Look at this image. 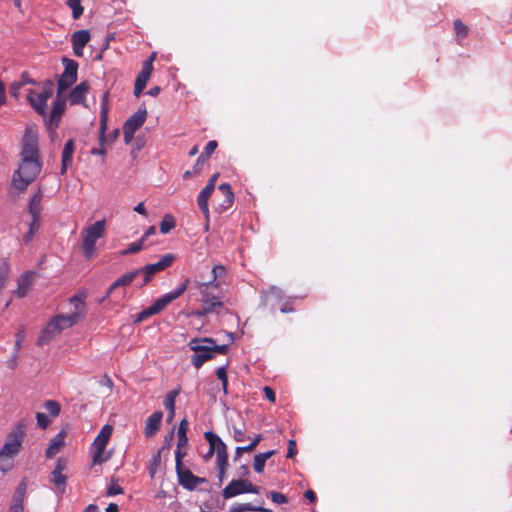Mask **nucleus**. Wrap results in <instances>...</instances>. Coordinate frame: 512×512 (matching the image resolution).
Returning a JSON list of instances; mask_svg holds the SVG:
<instances>
[{
    "label": "nucleus",
    "mask_w": 512,
    "mask_h": 512,
    "mask_svg": "<svg viewBox=\"0 0 512 512\" xmlns=\"http://www.w3.org/2000/svg\"><path fill=\"white\" fill-rule=\"evenodd\" d=\"M41 168L38 135L31 127H26L21 142L19 167L12 176L15 189L24 192L39 176Z\"/></svg>",
    "instance_id": "1"
},
{
    "label": "nucleus",
    "mask_w": 512,
    "mask_h": 512,
    "mask_svg": "<svg viewBox=\"0 0 512 512\" xmlns=\"http://www.w3.org/2000/svg\"><path fill=\"white\" fill-rule=\"evenodd\" d=\"M26 429L27 422L25 419H21L7 434L4 445L0 449V471L3 473L12 469V459L17 456L22 449Z\"/></svg>",
    "instance_id": "2"
},
{
    "label": "nucleus",
    "mask_w": 512,
    "mask_h": 512,
    "mask_svg": "<svg viewBox=\"0 0 512 512\" xmlns=\"http://www.w3.org/2000/svg\"><path fill=\"white\" fill-rule=\"evenodd\" d=\"M220 287L215 281H195L194 288L200 294V301L203 304L202 309L196 312L197 316L218 312V309L222 308Z\"/></svg>",
    "instance_id": "3"
},
{
    "label": "nucleus",
    "mask_w": 512,
    "mask_h": 512,
    "mask_svg": "<svg viewBox=\"0 0 512 512\" xmlns=\"http://www.w3.org/2000/svg\"><path fill=\"white\" fill-rule=\"evenodd\" d=\"M79 321L77 313L69 315H57L42 330L38 337L37 344L43 346L48 344L56 335L60 334L62 330L67 329Z\"/></svg>",
    "instance_id": "4"
},
{
    "label": "nucleus",
    "mask_w": 512,
    "mask_h": 512,
    "mask_svg": "<svg viewBox=\"0 0 512 512\" xmlns=\"http://www.w3.org/2000/svg\"><path fill=\"white\" fill-rule=\"evenodd\" d=\"M105 220H99L82 230V250L87 259H90L96 251L95 244L104 236Z\"/></svg>",
    "instance_id": "5"
},
{
    "label": "nucleus",
    "mask_w": 512,
    "mask_h": 512,
    "mask_svg": "<svg viewBox=\"0 0 512 512\" xmlns=\"http://www.w3.org/2000/svg\"><path fill=\"white\" fill-rule=\"evenodd\" d=\"M189 347L195 354L191 358V363L195 368H200L206 361L213 358L212 345H214V339L205 338H194L189 342Z\"/></svg>",
    "instance_id": "6"
},
{
    "label": "nucleus",
    "mask_w": 512,
    "mask_h": 512,
    "mask_svg": "<svg viewBox=\"0 0 512 512\" xmlns=\"http://www.w3.org/2000/svg\"><path fill=\"white\" fill-rule=\"evenodd\" d=\"M53 91L54 82L50 79L43 83V91L41 93H36L32 89L28 91L27 100L39 115L44 117L47 115V100L53 95Z\"/></svg>",
    "instance_id": "7"
},
{
    "label": "nucleus",
    "mask_w": 512,
    "mask_h": 512,
    "mask_svg": "<svg viewBox=\"0 0 512 512\" xmlns=\"http://www.w3.org/2000/svg\"><path fill=\"white\" fill-rule=\"evenodd\" d=\"M175 260L176 255L168 253L163 255L158 262L153 264H147L142 268L138 269V271H140V275L143 276L142 281L139 283V286L143 287L147 285L157 273L164 271L165 269L172 266Z\"/></svg>",
    "instance_id": "8"
},
{
    "label": "nucleus",
    "mask_w": 512,
    "mask_h": 512,
    "mask_svg": "<svg viewBox=\"0 0 512 512\" xmlns=\"http://www.w3.org/2000/svg\"><path fill=\"white\" fill-rule=\"evenodd\" d=\"M146 118L147 110L143 104L124 122L123 137L126 144L132 141L135 132L144 124Z\"/></svg>",
    "instance_id": "9"
},
{
    "label": "nucleus",
    "mask_w": 512,
    "mask_h": 512,
    "mask_svg": "<svg viewBox=\"0 0 512 512\" xmlns=\"http://www.w3.org/2000/svg\"><path fill=\"white\" fill-rule=\"evenodd\" d=\"M64 71L58 79V94H62L77 81L78 63L69 58H63Z\"/></svg>",
    "instance_id": "10"
},
{
    "label": "nucleus",
    "mask_w": 512,
    "mask_h": 512,
    "mask_svg": "<svg viewBox=\"0 0 512 512\" xmlns=\"http://www.w3.org/2000/svg\"><path fill=\"white\" fill-rule=\"evenodd\" d=\"M112 434V427L110 425H105L100 430L99 434L96 436L92 443V448L94 450L93 453V464H101L106 461V458L103 457V453L106 449L108 441Z\"/></svg>",
    "instance_id": "11"
},
{
    "label": "nucleus",
    "mask_w": 512,
    "mask_h": 512,
    "mask_svg": "<svg viewBox=\"0 0 512 512\" xmlns=\"http://www.w3.org/2000/svg\"><path fill=\"white\" fill-rule=\"evenodd\" d=\"M244 493L258 494L259 488L246 479L232 480L223 490L224 499H230Z\"/></svg>",
    "instance_id": "12"
},
{
    "label": "nucleus",
    "mask_w": 512,
    "mask_h": 512,
    "mask_svg": "<svg viewBox=\"0 0 512 512\" xmlns=\"http://www.w3.org/2000/svg\"><path fill=\"white\" fill-rule=\"evenodd\" d=\"M156 59V53L153 52L148 59H146L143 64L141 71L136 77L134 84V95L139 97L143 90L145 89L148 80L153 72V62Z\"/></svg>",
    "instance_id": "13"
},
{
    "label": "nucleus",
    "mask_w": 512,
    "mask_h": 512,
    "mask_svg": "<svg viewBox=\"0 0 512 512\" xmlns=\"http://www.w3.org/2000/svg\"><path fill=\"white\" fill-rule=\"evenodd\" d=\"M190 283V279L186 278L175 290L161 296L158 298L153 304L152 307L158 314L163 309L166 308L167 305H169L171 302L179 298L188 288Z\"/></svg>",
    "instance_id": "14"
},
{
    "label": "nucleus",
    "mask_w": 512,
    "mask_h": 512,
    "mask_svg": "<svg viewBox=\"0 0 512 512\" xmlns=\"http://www.w3.org/2000/svg\"><path fill=\"white\" fill-rule=\"evenodd\" d=\"M108 92L103 94L102 103H101V113H100V135H99V143L103 146L105 142V132L107 130V121H108ZM106 151L103 147L101 148H93L91 150V154L93 155H105Z\"/></svg>",
    "instance_id": "15"
},
{
    "label": "nucleus",
    "mask_w": 512,
    "mask_h": 512,
    "mask_svg": "<svg viewBox=\"0 0 512 512\" xmlns=\"http://www.w3.org/2000/svg\"><path fill=\"white\" fill-rule=\"evenodd\" d=\"M218 201L217 211L222 213L229 209L234 203V193L230 184L222 183L218 186V192L215 195L214 201Z\"/></svg>",
    "instance_id": "16"
},
{
    "label": "nucleus",
    "mask_w": 512,
    "mask_h": 512,
    "mask_svg": "<svg viewBox=\"0 0 512 512\" xmlns=\"http://www.w3.org/2000/svg\"><path fill=\"white\" fill-rule=\"evenodd\" d=\"M140 275V271L138 269L127 272L117 278L111 286L108 288L106 294L104 295L103 299L100 302H103L105 299L110 297L114 291L119 287H126L129 286L133 281L136 280V278Z\"/></svg>",
    "instance_id": "17"
},
{
    "label": "nucleus",
    "mask_w": 512,
    "mask_h": 512,
    "mask_svg": "<svg viewBox=\"0 0 512 512\" xmlns=\"http://www.w3.org/2000/svg\"><path fill=\"white\" fill-rule=\"evenodd\" d=\"M91 35L88 30H78L72 34L71 42L73 52L77 57L83 56V49L90 41Z\"/></svg>",
    "instance_id": "18"
},
{
    "label": "nucleus",
    "mask_w": 512,
    "mask_h": 512,
    "mask_svg": "<svg viewBox=\"0 0 512 512\" xmlns=\"http://www.w3.org/2000/svg\"><path fill=\"white\" fill-rule=\"evenodd\" d=\"M65 108H66V99L64 97H62V94L57 93L56 99L54 101V104H53V107H52V110L50 113V117H49V122L52 126H54V127L59 126V122H60L62 114L65 111Z\"/></svg>",
    "instance_id": "19"
},
{
    "label": "nucleus",
    "mask_w": 512,
    "mask_h": 512,
    "mask_svg": "<svg viewBox=\"0 0 512 512\" xmlns=\"http://www.w3.org/2000/svg\"><path fill=\"white\" fill-rule=\"evenodd\" d=\"M65 470V461L58 459L55 469L51 474V482L56 486L60 492H64L66 486V476L63 474Z\"/></svg>",
    "instance_id": "20"
},
{
    "label": "nucleus",
    "mask_w": 512,
    "mask_h": 512,
    "mask_svg": "<svg viewBox=\"0 0 512 512\" xmlns=\"http://www.w3.org/2000/svg\"><path fill=\"white\" fill-rule=\"evenodd\" d=\"M162 418L163 413L161 411H155L147 418L144 428V434L146 438H151L158 432L161 426Z\"/></svg>",
    "instance_id": "21"
},
{
    "label": "nucleus",
    "mask_w": 512,
    "mask_h": 512,
    "mask_svg": "<svg viewBox=\"0 0 512 512\" xmlns=\"http://www.w3.org/2000/svg\"><path fill=\"white\" fill-rule=\"evenodd\" d=\"M176 474L178 477L179 484L187 489V490H194L195 489V475L184 466L176 468Z\"/></svg>",
    "instance_id": "22"
},
{
    "label": "nucleus",
    "mask_w": 512,
    "mask_h": 512,
    "mask_svg": "<svg viewBox=\"0 0 512 512\" xmlns=\"http://www.w3.org/2000/svg\"><path fill=\"white\" fill-rule=\"evenodd\" d=\"M89 90V84L86 81L76 85L69 94V101L71 105L82 104L85 101L86 93Z\"/></svg>",
    "instance_id": "23"
},
{
    "label": "nucleus",
    "mask_w": 512,
    "mask_h": 512,
    "mask_svg": "<svg viewBox=\"0 0 512 512\" xmlns=\"http://www.w3.org/2000/svg\"><path fill=\"white\" fill-rule=\"evenodd\" d=\"M75 151L74 141L72 139L68 140L62 151V163L60 173L64 175L68 169V167L72 164L73 154Z\"/></svg>",
    "instance_id": "24"
},
{
    "label": "nucleus",
    "mask_w": 512,
    "mask_h": 512,
    "mask_svg": "<svg viewBox=\"0 0 512 512\" xmlns=\"http://www.w3.org/2000/svg\"><path fill=\"white\" fill-rule=\"evenodd\" d=\"M214 192L213 189L210 188V186H205L197 197V204L199 206V209L204 214L205 218L209 220V207H208V200L212 193Z\"/></svg>",
    "instance_id": "25"
},
{
    "label": "nucleus",
    "mask_w": 512,
    "mask_h": 512,
    "mask_svg": "<svg viewBox=\"0 0 512 512\" xmlns=\"http://www.w3.org/2000/svg\"><path fill=\"white\" fill-rule=\"evenodd\" d=\"M33 278H34V273L30 272V271L25 272L23 275H21V277L18 280V288L16 290V294L19 297L22 298L28 294V292L30 291V288L32 286Z\"/></svg>",
    "instance_id": "26"
},
{
    "label": "nucleus",
    "mask_w": 512,
    "mask_h": 512,
    "mask_svg": "<svg viewBox=\"0 0 512 512\" xmlns=\"http://www.w3.org/2000/svg\"><path fill=\"white\" fill-rule=\"evenodd\" d=\"M65 435V432L61 431L52 438L46 450L47 458L54 457L59 452L60 448L64 446Z\"/></svg>",
    "instance_id": "27"
},
{
    "label": "nucleus",
    "mask_w": 512,
    "mask_h": 512,
    "mask_svg": "<svg viewBox=\"0 0 512 512\" xmlns=\"http://www.w3.org/2000/svg\"><path fill=\"white\" fill-rule=\"evenodd\" d=\"M42 191L38 189V191L32 196L30 199L28 210L31 215V218H36L41 216V200H42Z\"/></svg>",
    "instance_id": "28"
},
{
    "label": "nucleus",
    "mask_w": 512,
    "mask_h": 512,
    "mask_svg": "<svg viewBox=\"0 0 512 512\" xmlns=\"http://www.w3.org/2000/svg\"><path fill=\"white\" fill-rule=\"evenodd\" d=\"M204 437L209 443V450L204 456V459L208 460L216 453L220 437L212 431L205 432Z\"/></svg>",
    "instance_id": "29"
},
{
    "label": "nucleus",
    "mask_w": 512,
    "mask_h": 512,
    "mask_svg": "<svg viewBox=\"0 0 512 512\" xmlns=\"http://www.w3.org/2000/svg\"><path fill=\"white\" fill-rule=\"evenodd\" d=\"M275 454V450L259 453L254 457L253 468L257 473L264 471L266 461Z\"/></svg>",
    "instance_id": "30"
},
{
    "label": "nucleus",
    "mask_w": 512,
    "mask_h": 512,
    "mask_svg": "<svg viewBox=\"0 0 512 512\" xmlns=\"http://www.w3.org/2000/svg\"><path fill=\"white\" fill-rule=\"evenodd\" d=\"M216 464L217 467H227L228 466V453L226 444L221 440L218 441V447L216 451Z\"/></svg>",
    "instance_id": "31"
},
{
    "label": "nucleus",
    "mask_w": 512,
    "mask_h": 512,
    "mask_svg": "<svg viewBox=\"0 0 512 512\" xmlns=\"http://www.w3.org/2000/svg\"><path fill=\"white\" fill-rule=\"evenodd\" d=\"M188 420L186 418H183L178 426V432H177V446L178 448H183L187 446L188 438H187V430H188Z\"/></svg>",
    "instance_id": "32"
},
{
    "label": "nucleus",
    "mask_w": 512,
    "mask_h": 512,
    "mask_svg": "<svg viewBox=\"0 0 512 512\" xmlns=\"http://www.w3.org/2000/svg\"><path fill=\"white\" fill-rule=\"evenodd\" d=\"M178 393L179 392L177 390H172L167 394V396L164 400V406L169 411L168 418H167V420L169 422L172 421V419L174 418V415H175V399H176Z\"/></svg>",
    "instance_id": "33"
},
{
    "label": "nucleus",
    "mask_w": 512,
    "mask_h": 512,
    "mask_svg": "<svg viewBox=\"0 0 512 512\" xmlns=\"http://www.w3.org/2000/svg\"><path fill=\"white\" fill-rule=\"evenodd\" d=\"M228 512H268L262 507L253 506L251 503H241L232 506Z\"/></svg>",
    "instance_id": "34"
},
{
    "label": "nucleus",
    "mask_w": 512,
    "mask_h": 512,
    "mask_svg": "<svg viewBox=\"0 0 512 512\" xmlns=\"http://www.w3.org/2000/svg\"><path fill=\"white\" fill-rule=\"evenodd\" d=\"M70 302L74 306V312L73 313H77L78 317L80 319L82 317L83 313H84L85 295L84 294L75 295V296H73L70 299Z\"/></svg>",
    "instance_id": "35"
},
{
    "label": "nucleus",
    "mask_w": 512,
    "mask_h": 512,
    "mask_svg": "<svg viewBox=\"0 0 512 512\" xmlns=\"http://www.w3.org/2000/svg\"><path fill=\"white\" fill-rule=\"evenodd\" d=\"M27 489V484L23 480L20 482L19 486L16 488L14 495L12 497V504L22 505L24 503L25 493Z\"/></svg>",
    "instance_id": "36"
},
{
    "label": "nucleus",
    "mask_w": 512,
    "mask_h": 512,
    "mask_svg": "<svg viewBox=\"0 0 512 512\" xmlns=\"http://www.w3.org/2000/svg\"><path fill=\"white\" fill-rule=\"evenodd\" d=\"M262 440V435L261 434H257L254 439L251 441L250 444L246 445V446H242V447H237L236 448V457L235 459H237L238 457H240L243 453L245 452H252L256 446L261 442Z\"/></svg>",
    "instance_id": "37"
},
{
    "label": "nucleus",
    "mask_w": 512,
    "mask_h": 512,
    "mask_svg": "<svg viewBox=\"0 0 512 512\" xmlns=\"http://www.w3.org/2000/svg\"><path fill=\"white\" fill-rule=\"evenodd\" d=\"M176 226L175 219L171 214H166L160 222L159 229L162 234L169 233Z\"/></svg>",
    "instance_id": "38"
},
{
    "label": "nucleus",
    "mask_w": 512,
    "mask_h": 512,
    "mask_svg": "<svg viewBox=\"0 0 512 512\" xmlns=\"http://www.w3.org/2000/svg\"><path fill=\"white\" fill-rule=\"evenodd\" d=\"M66 4L72 10V17L74 20H77L82 16L84 8L81 5V0H67Z\"/></svg>",
    "instance_id": "39"
},
{
    "label": "nucleus",
    "mask_w": 512,
    "mask_h": 512,
    "mask_svg": "<svg viewBox=\"0 0 512 512\" xmlns=\"http://www.w3.org/2000/svg\"><path fill=\"white\" fill-rule=\"evenodd\" d=\"M227 274V268L224 265H215L212 268V279L210 281H215L218 286H221L220 279Z\"/></svg>",
    "instance_id": "40"
},
{
    "label": "nucleus",
    "mask_w": 512,
    "mask_h": 512,
    "mask_svg": "<svg viewBox=\"0 0 512 512\" xmlns=\"http://www.w3.org/2000/svg\"><path fill=\"white\" fill-rule=\"evenodd\" d=\"M44 408L47 410V412L52 416L56 417L59 415L61 411V405L59 402L55 400H47L44 402Z\"/></svg>",
    "instance_id": "41"
},
{
    "label": "nucleus",
    "mask_w": 512,
    "mask_h": 512,
    "mask_svg": "<svg viewBox=\"0 0 512 512\" xmlns=\"http://www.w3.org/2000/svg\"><path fill=\"white\" fill-rule=\"evenodd\" d=\"M226 370H227L226 366L219 367L216 370V375H217L218 379L221 381L224 394H227V387H228V377H227Z\"/></svg>",
    "instance_id": "42"
},
{
    "label": "nucleus",
    "mask_w": 512,
    "mask_h": 512,
    "mask_svg": "<svg viewBox=\"0 0 512 512\" xmlns=\"http://www.w3.org/2000/svg\"><path fill=\"white\" fill-rule=\"evenodd\" d=\"M144 242L145 241H142V239L140 238L138 241L131 243L127 247V249H125L121 252V254L128 255V254H134V253L141 251L143 249Z\"/></svg>",
    "instance_id": "43"
},
{
    "label": "nucleus",
    "mask_w": 512,
    "mask_h": 512,
    "mask_svg": "<svg viewBox=\"0 0 512 512\" xmlns=\"http://www.w3.org/2000/svg\"><path fill=\"white\" fill-rule=\"evenodd\" d=\"M161 463V451H158L150 460L149 473L151 477H154L158 467Z\"/></svg>",
    "instance_id": "44"
},
{
    "label": "nucleus",
    "mask_w": 512,
    "mask_h": 512,
    "mask_svg": "<svg viewBox=\"0 0 512 512\" xmlns=\"http://www.w3.org/2000/svg\"><path fill=\"white\" fill-rule=\"evenodd\" d=\"M454 30L461 38H465L468 35V27L460 19L454 21Z\"/></svg>",
    "instance_id": "45"
},
{
    "label": "nucleus",
    "mask_w": 512,
    "mask_h": 512,
    "mask_svg": "<svg viewBox=\"0 0 512 512\" xmlns=\"http://www.w3.org/2000/svg\"><path fill=\"white\" fill-rule=\"evenodd\" d=\"M218 147V143L217 141L215 140H211L209 141L206 146H205V149L204 151L201 153V155L205 158V159H209V157L214 153V151L217 149Z\"/></svg>",
    "instance_id": "46"
},
{
    "label": "nucleus",
    "mask_w": 512,
    "mask_h": 512,
    "mask_svg": "<svg viewBox=\"0 0 512 512\" xmlns=\"http://www.w3.org/2000/svg\"><path fill=\"white\" fill-rule=\"evenodd\" d=\"M268 497L276 504H284L288 502V498L280 492L272 491Z\"/></svg>",
    "instance_id": "47"
},
{
    "label": "nucleus",
    "mask_w": 512,
    "mask_h": 512,
    "mask_svg": "<svg viewBox=\"0 0 512 512\" xmlns=\"http://www.w3.org/2000/svg\"><path fill=\"white\" fill-rule=\"evenodd\" d=\"M36 420L38 427L41 429H46L50 424V420L47 415L41 412L36 413Z\"/></svg>",
    "instance_id": "48"
},
{
    "label": "nucleus",
    "mask_w": 512,
    "mask_h": 512,
    "mask_svg": "<svg viewBox=\"0 0 512 512\" xmlns=\"http://www.w3.org/2000/svg\"><path fill=\"white\" fill-rule=\"evenodd\" d=\"M155 314H157V313H156V311L154 310V308L151 305L148 308H146L143 311H141L137 315L136 322H141V321H143V320L147 319L148 317H150L152 315H155Z\"/></svg>",
    "instance_id": "49"
},
{
    "label": "nucleus",
    "mask_w": 512,
    "mask_h": 512,
    "mask_svg": "<svg viewBox=\"0 0 512 512\" xmlns=\"http://www.w3.org/2000/svg\"><path fill=\"white\" fill-rule=\"evenodd\" d=\"M206 161L207 159H205L202 155L198 157L196 163L192 167L194 175H199L201 173L203 165L205 164Z\"/></svg>",
    "instance_id": "50"
},
{
    "label": "nucleus",
    "mask_w": 512,
    "mask_h": 512,
    "mask_svg": "<svg viewBox=\"0 0 512 512\" xmlns=\"http://www.w3.org/2000/svg\"><path fill=\"white\" fill-rule=\"evenodd\" d=\"M25 339V332L24 329L21 328L16 333V339H15V350L18 352L21 349L22 343Z\"/></svg>",
    "instance_id": "51"
},
{
    "label": "nucleus",
    "mask_w": 512,
    "mask_h": 512,
    "mask_svg": "<svg viewBox=\"0 0 512 512\" xmlns=\"http://www.w3.org/2000/svg\"><path fill=\"white\" fill-rule=\"evenodd\" d=\"M123 493H124V491H123L122 487H120L119 485H117L115 483H112L107 489V496H115V495L123 494Z\"/></svg>",
    "instance_id": "52"
},
{
    "label": "nucleus",
    "mask_w": 512,
    "mask_h": 512,
    "mask_svg": "<svg viewBox=\"0 0 512 512\" xmlns=\"http://www.w3.org/2000/svg\"><path fill=\"white\" fill-rule=\"evenodd\" d=\"M233 437L237 442H242L245 439V431L242 428L236 426L233 427Z\"/></svg>",
    "instance_id": "53"
},
{
    "label": "nucleus",
    "mask_w": 512,
    "mask_h": 512,
    "mask_svg": "<svg viewBox=\"0 0 512 512\" xmlns=\"http://www.w3.org/2000/svg\"><path fill=\"white\" fill-rule=\"evenodd\" d=\"M296 454H297L296 441L293 439H290L288 442V452H287L286 457L288 459H292Z\"/></svg>",
    "instance_id": "54"
},
{
    "label": "nucleus",
    "mask_w": 512,
    "mask_h": 512,
    "mask_svg": "<svg viewBox=\"0 0 512 512\" xmlns=\"http://www.w3.org/2000/svg\"><path fill=\"white\" fill-rule=\"evenodd\" d=\"M23 86L18 81H15L10 86V94L13 98L17 99L19 97L20 89Z\"/></svg>",
    "instance_id": "55"
},
{
    "label": "nucleus",
    "mask_w": 512,
    "mask_h": 512,
    "mask_svg": "<svg viewBox=\"0 0 512 512\" xmlns=\"http://www.w3.org/2000/svg\"><path fill=\"white\" fill-rule=\"evenodd\" d=\"M185 455H186V452H183L182 448H178L177 447V450L175 451V460H176V467L175 468L179 469V467L183 466L182 459H183V457Z\"/></svg>",
    "instance_id": "56"
},
{
    "label": "nucleus",
    "mask_w": 512,
    "mask_h": 512,
    "mask_svg": "<svg viewBox=\"0 0 512 512\" xmlns=\"http://www.w3.org/2000/svg\"><path fill=\"white\" fill-rule=\"evenodd\" d=\"M263 392H264V395L265 397L270 401V402H275L276 401V394L274 392V390L269 387V386H265L263 388Z\"/></svg>",
    "instance_id": "57"
},
{
    "label": "nucleus",
    "mask_w": 512,
    "mask_h": 512,
    "mask_svg": "<svg viewBox=\"0 0 512 512\" xmlns=\"http://www.w3.org/2000/svg\"><path fill=\"white\" fill-rule=\"evenodd\" d=\"M212 347V350H213V354L214 353H219V354H226L229 350V347L228 345H217L216 344V341L214 340V345L211 346Z\"/></svg>",
    "instance_id": "58"
},
{
    "label": "nucleus",
    "mask_w": 512,
    "mask_h": 512,
    "mask_svg": "<svg viewBox=\"0 0 512 512\" xmlns=\"http://www.w3.org/2000/svg\"><path fill=\"white\" fill-rule=\"evenodd\" d=\"M18 82L21 83L22 86H24L26 84H35L36 83L32 78H30L28 72H23L21 74L20 80Z\"/></svg>",
    "instance_id": "59"
},
{
    "label": "nucleus",
    "mask_w": 512,
    "mask_h": 512,
    "mask_svg": "<svg viewBox=\"0 0 512 512\" xmlns=\"http://www.w3.org/2000/svg\"><path fill=\"white\" fill-rule=\"evenodd\" d=\"M40 217L32 218L29 224V231L36 232L39 229Z\"/></svg>",
    "instance_id": "60"
},
{
    "label": "nucleus",
    "mask_w": 512,
    "mask_h": 512,
    "mask_svg": "<svg viewBox=\"0 0 512 512\" xmlns=\"http://www.w3.org/2000/svg\"><path fill=\"white\" fill-rule=\"evenodd\" d=\"M218 468V484L221 485L225 479V473L227 467H217Z\"/></svg>",
    "instance_id": "61"
},
{
    "label": "nucleus",
    "mask_w": 512,
    "mask_h": 512,
    "mask_svg": "<svg viewBox=\"0 0 512 512\" xmlns=\"http://www.w3.org/2000/svg\"><path fill=\"white\" fill-rule=\"evenodd\" d=\"M134 211L141 214V215H144L146 216L147 215V211H146V208L144 206V204L142 202L138 203L135 207H134Z\"/></svg>",
    "instance_id": "62"
},
{
    "label": "nucleus",
    "mask_w": 512,
    "mask_h": 512,
    "mask_svg": "<svg viewBox=\"0 0 512 512\" xmlns=\"http://www.w3.org/2000/svg\"><path fill=\"white\" fill-rule=\"evenodd\" d=\"M156 232V228L154 226L148 227L143 236L141 237L142 241H145L149 236L154 235Z\"/></svg>",
    "instance_id": "63"
},
{
    "label": "nucleus",
    "mask_w": 512,
    "mask_h": 512,
    "mask_svg": "<svg viewBox=\"0 0 512 512\" xmlns=\"http://www.w3.org/2000/svg\"><path fill=\"white\" fill-rule=\"evenodd\" d=\"M8 512H24V507L22 505H17V504L11 503Z\"/></svg>",
    "instance_id": "64"
}]
</instances>
